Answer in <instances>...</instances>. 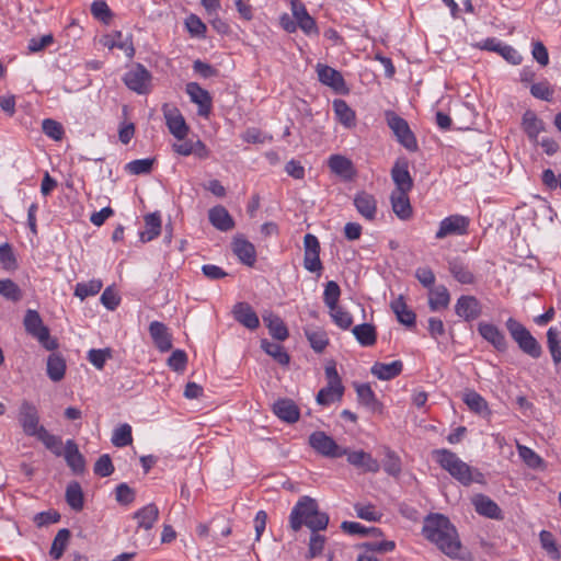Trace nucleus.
<instances>
[{
  "instance_id": "obj_1",
  "label": "nucleus",
  "mask_w": 561,
  "mask_h": 561,
  "mask_svg": "<svg viewBox=\"0 0 561 561\" xmlns=\"http://www.w3.org/2000/svg\"><path fill=\"white\" fill-rule=\"evenodd\" d=\"M422 534L443 553L453 558H461V542L456 527L442 514H431L424 519Z\"/></svg>"
},
{
  "instance_id": "obj_2",
  "label": "nucleus",
  "mask_w": 561,
  "mask_h": 561,
  "mask_svg": "<svg viewBox=\"0 0 561 561\" xmlns=\"http://www.w3.org/2000/svg\"><path fill=\"white\" fill-rule=\"evenodd\" d=\"M329 522V515L321 512L318 502L308 495L301 496L289 514V527L295 533L302 526L308 527L310 531L325 530Z\"/></svg>"
},
{
  "instance_id": "obj_3",
  "label": "nucleus",
  "mask_w": 561,
  "mask_h": 561,
  "mask_svg": "<svg viewBox=\"0 0 561 561\" xmlns=\"http://www.w3.org/2000/svg\"><path fill=\"white\" fill-rule=\"evenodd\" d=\"M433 458L455 480L465 486L472 483H484V476L478 469L470 467L449 449L433 450Z\"/></svg>"
},
{
  "instance_id": "obj_4",
  "label": "nucleus",
  "mask_w": 561,
  "mask_h": 561,
  "mask_svg": "<svg viewBox=\"0 0 561 561\" xmlns=\"http://www.w3.org/2000/svg\"><path fill=\"white\" fill-rule=\"evenodd\" d=\"M505 325L511 337L524 354L535 359L542 355V346L523 323L514 318H508Z\"/></svg>"
},
{
  "instance_id": "obj_5",
  "label": "nucleus",
  "mask_w": 561,
  "mask_h": 561,
  "mask_svg": "<svg viewBox=\"0 0 561 561\" xmlns=\"http://www.w3.org/2000/svg\"><path fill=\"white\" fill-rule=\"evenodd\" d=\"M505 325L511 337L524 354L535 359L542 355V346L523 323L514 318H508Z\"/></svg>"
},
{
  "instance_id": "obj_6",
  "label": "nucleus",
  "mask_w": 561,
  "mask_h": 561,
  "mask_svg": "<svg viewBox=\"0 0 561 561\" xmlns=\"http://www.w3.org/2000/svg\"><path fill=\"white\" fill-rule=\"evenodd\" d=\"M23 324L25 331L35 337L47 351H54L58 347L57 341L50 337L49 329L44 325L43 320L36 310L28 309L26 311Z\"/></svg>"
},
{
  "instance_id": "obj_7",
  "label": "nucleus",
  "mask_w": 561,
  "mask_h": 561,
  "mask_svg": "<svg viewBox=\"0 0 561 561\" xmlns=\"http://www.w3.org/2000/svg\"><path fill=\"white\" fill-rule=\"evenodd\" d=\"M386 119L397 140L409 151H416L417 141L408 122L392 111L386 112Z\"/></svg>"
},
{
  "instance_id": "obj_8",
  "label": "nucleus",
  "mask_w": 561,
  "mask_h": 561,
  "mask_svg": "<svg viewBox=\"0 0 561 561\" xmlns=\"http://www.w3.org/2000/svg\"><path fill=\"white\" fill-rule=\"evenodd\" d=\"M126 87L138 93L147 94L151 90L152 75L141 64H135L123 77Z\"/></svg>"
},
{
  "instance_id": "obj_9",
  "label": "nucleus",
  "mask_w": 561,
  "mask_h": 561,
  "mask_svg": "<svg viewBox=\"0 0 561 561\" xmlns=\"http://www.w3.org/2000/svg\"><path fill=\"white\" fill-rule=\"evenodd\" d=\"M309 445L321 456L339 458L347 454L346 448L340 447L335 440L323 431H316L309 436Z\"/></svg>"
},
{
  "instance_id": "obj_10",
  "label": "nucleus",
  "mask_w": 561,
  "mask_h": 561,
  "mask_svg": "<svg viewBox=\"0 0 561 561\" xmlns=\"http://www.w3.org/2000/svg\"><path fill=\"white\" fill-rule=\"evenodd\" d=\"M19 423L25 435L35 437L41 430L39 414L37 408L30 401H22L19 413Z\"/></svg>"
},
{
  "instance_id": "obj_11",
  "label": "nucleus",
  "mask_w": 561,
  "mask_h": 561,
  "mask_svg": "<svg viewBox=\"0 0 561 561\" xmlns=\"http://www.w3.org/2000/svg\"><path fill=\"white\" fill-rule=\"evenodd\" d=\"M304 267L308 272L320 274L323 270V265L320 260V242L318 238L311 233H307L304 237Z\"/></svg>"
},
{
  "instance_id": "obj_12",
  "label": "nucleus",
  "mask_w": 561,
  "mask_h": 561,
  "mask_svg": "<svg viewBox=\"0 0 561 561\" xmlns=\"http://www.w3.org/2000/svg\"><path fill=\"white\" fill-rule=\"evenodd\" d=\"M470 219L462 215H450L439 222L436 239H445L449 236H463L468 232Z\"/></svg>"
},
{
  "instance_id": "obj_13",
  "label": "nucleus",
  "mask_w": 561,
  "mask_h": 561,
  "mask_svg": "<svg viewBox=\"0 0 561 561\" xmlns=\"http://www.w3.org/2000/svg\"><path fill=\"white\" fill-rule=\"evenodd\" d=\"M316 71L322 84L330 87L336 93L345 94L348 92L345 80L340 71L323 64H318Z\"/></svg>"
},
{
  "instance_id": "obj_14",
  "label": "nucleus",
  "mask_w": 561,
  "mask_h": 561,
  "mask_svg": "<svg viewBox=\"0 0 561 561\" xmlns=\"http://www.w3.org/2000/svg\"><path fill=\"white\" fill-rule=\"evenodd\" d=\"M162 110L169 131L176 139L184 140L188 134V126L183 115L176 107H169L168 104H164Z\"/></svg>"
},
{
  "instance_id": "obj_15",
  "label": "nucleus",
  "mask_w": 561,
  "mask_h": 561,
  "mask_svg": "<svg viewBox=\"0 0 561 561\" xmlns=\"http://www.w3.org/2000/svg\"><path fill=\"white\" fill-rule=\"evenodd\" d=\"M455 312L465 321H473L482 313V306L477 297L471 295H462L457 299Z\"/></svg>"
},
{
  "instance_id": "obj_16",
  "label": "nucleus",
  "mask_w": 561,
  "mask_h": 561,
  "mask_svg": "<svg viewBox=\"0 0 561 561\" xmlns=\"http://www.w3.org/2000/svg\"><path fill=\"white\" fill-rule=\"evenodd\" d=\"M185 90L190 100L198 105V114L208 117L211 111V96L209 92L196 82L187 83Z\"/></svg>"
},
{
  "instance_id": "obj_17",
  "label": "nucleus",
  "mask_w": 561,
  "mask_h": 561,
  "mask_svg": "<svg viewBox=\"0 0 561 561\" xmlns=\"http://www.w3.org/2000/svg\"><path fill=\"white\" fill-rule=\"evenodd\" d=\"M290 7L293 16L304 33L307 35L318 34L316 21L309 15L306 5L299 0H291Z\"/></svg>"
},
{
  "instance_id": "obj_18",
  "label": "nucleus",
  "mask_w": 561,
  "mask_h": 561,
  "mask_svg": "<svg viewBox=\"0 0 561 561\" xmlns=\"http://www.w3.org/2000/svg\"><path fill=\"white\" fill-rule=\"evenodd\" d=\"M272 410L274 414L282 421L293 424L300 417L298 405L288 398H282L273 403Z\"/></svg>"
},
{
  "instance_id": "obj_19",
  "label": "nucleus",
  "mask_w": 561,
  "mask_h": 561,
  "mask_svg": "<svg viewBox=\"0 0 561 561\" xmlns=\"http://www.w3.org/2000/svg\"><path fill=\"white\" fill-rule=\"evenodd\" d=\"M350 465L362 469L365 472L376 473L380 470V463L369 453L364 450L348 451L344 454Z\"/></svg>"
},
{
  "instance_id": "obj_20",
  "label": "nucleus",
  "mask_w": 561,
  "mask_h": 561,
  "mask_svg": "<svg viewBox=\"0 0 561 561\" xmlns=\"http://www.w3.org/2000/svg\"><path fill=\"white\" fill-rule=\"evenodd\" d=\"M232 314L236 321L249 330L260 327V320L253 308L248 302H238L233 306Z\"/></svg>"
},
{
  "instance_id": "obj_21",
  "label": "nucleus",
  "mask_w": 561,
  "mask_h": 561,
  "mask_svg": "<svg viewBox=\"0 0 561 561\" xmlns=\"http://www.w3.org/2000/svg\"><path fill=\"white\" fill-rule=\"evenodd\" d=\"M472 504L476 512L488 518L502 519V511L499 505L484 494H477L472 497Z\"/></svg>"
},
{
  "instance_id": "obj_22",
  "label": "nucleus",
  "mask_w": 561,
  "mask_h": 561,
  "mask_svg": "<svg viewBox=\"0 0 561 561\" xmlns=\"http://www.w3.org/2000/svg\"><path fill=\"white\" fill-rule=\"evenodd\" d=\"M478 331L481 336L491 343L497 351H506L507 341L504 333L496 325L481 322L478 325Z\"/></svg>"
},
{
  "instance_id": "obj_23",
  "label": "nucleus",
  "mask_w": 561,
  "mask_h": 561,
  "mask_svg": "<svg viewBox=\"0 0 561 561\" xmlns=\"http://www.w3.org/2000/svg\"><path fill=\"white\" fill-rule=\"evenodd\" d=\"M357 211L367 220L373 221L377 215V201L374 195L362 191L354 197Z\"/></svg>"
},
{
  "instance_id": "obj_24",
  "label": "nucleus",
  "mask_w": 561,
  "mask_h": 561,
  "mask_svg": "<svg viewBox=\"0 0 561 561\" xmlns=\"http://www.w3.org/2000/svg\"><path fill=\"white\" fill-rule=\"evenodd\" d=\"M150 336L160 352H168L172 348V337L165 324L152 321L149 325Z\"/></svg>"
},
{
  "instance_id": "obj_25",
  "label": "nucleus",
  "mask_w": 561,
  "mask_h": 561,
  "mask_svg": "<svg viewBox=\"0 0 561 561\" xmlns=\"http://www.w3.org/2000/svg\"><path fill=\"white\" fill-rule=\"evenodd\" d=\"M328 165L334 174L343 178L346 181L352 180L356 175V170L353 162L344 156L332 154L329 158Z\"/></svg>"
},
{
  "instance_id": "obj_26",
  "label": "nucleus",
  "mask_w": 561,
  "mask_h": 561,
  "mask_svg": "<svg viewBox=\"0 0 561 561\" xmlns=\"http://www.w3.org/2000/svg\"><path fill=\"white\" fill-rule=\"evenodd\" d=\"M232 251L245 265L253 266L256 261L254 245L243 237H236L232 242Z\"/></svg>"
},
{
  "instance_id": "obj_27",
  "label": "nucleus",
  "mask_w": 561,
  "mask_h": 561,
  "mask_svg": "<svg viewBox=\"0 0 561 561\" xmlns=\"http://www.w3.org/2000/svg\"><path fill=\"white\" fill-rule=\"evenodd\" d=\"M61 456L65 457L67 465L75 473H82L84 471L85 461L75 440L68 439L66 442Z\"/></svg>"
},
{
  "instance_id": "obj_28",
  "label": "nucleus",
  "mask_w": 561,
  "mask_h": 561,
  "mask_svg": "<svg viewBox=\"0 0 561 561\" xmlns=\"http://www.w3.org/2000/svg\"><path fill=\"white\" fill-rule=\"evenodd\" d=\"M391 178L396 184L393 192H410L413 186V180L405 162H397L391 170Z\"/></svg>"
},
{
  "instance_id": "obj_29",
  "label": "nucleus",
  "mask_w": 561,
  "mask_h": 561,
  "mask_svg": "<svg viewBox=\"0 0 561 561\" xmlns=\"http://www.w3.org/2000/svg\"><path fill=\"white\" fill-rule=\"evenodd\" d=\"M210 224L220 231H229L234 227V220L224 206H215L209 209Z\"/></svg>"
},
{
  "instance_id": "obj_30",
  "label": "nucleus",
  "mask_w": 561,
  "mask_h": 561,
  "mask_svg": "<svg viewBox=\"0 0 561 561\" xmlns=\"http://www.w3.org/2000/svg\"><path fill=\"white\" fill-rule=\"evenodd\" d=\"M133 518L137 520L138 529L150 530L159 518V508L150 503L135 512Z\"/></svg>"
},
{
  "instance_id": "obj_31",
  "label": "nucleus",
  "mask_w": 561,
  "mask_h": 561,
  "mask_svg": "<svg viewBox=\"0 0 561 561\" xmlns=\"http://www.w3.org/2000/svg\"><path fill=\"white\" fill-rule=\"evenodd\" d=\"M403 363L401 360H393L392 363L376 362L370 369V373L380 380H391L402 373Z\"/></svg>"
},
{
  "instance_id": "obj_32",
  "label": "nucleus",
  "mask_w": 561,
  "mask_h": 561,
  "mask_svg": "<svg viewBox=\"0 0 561 561\" xmlns=\"http://www.w3.org/2000/svg\"><path fill=\"white\" fill-rule=\"evenodd\" d=\"M463 402L469 410L482 417H490L491 410L485 399L474 390H467L463 393Z\"/></svg>"
},
{
  "instance_id": "obj_33",
  "label": "nucleus",
  "mask_w": 561,
  "mask_h": 561,
  "mask_svg": "<svg viewBox=\"0 0 561 561\" xmlns=\"http://www.w3.org/2000/svg\"><path fill=\"white\" fill-rule=\"evenodd\" d=\"M448 271L453 277L462 285H472L476 283V276L469 266L458 259L448 262Z\"/></svg>"
},
{
  "instance_id": "obj_34",
  "label": "nucleus",
  "mask_w": 561,
  "mask_h": 561,
  "mask_svg": "<svg viewBox=\"0 0 561 561\" xmlns=\"http://www.w3.org/2000/svg\"><path fill=\"white\" fill-rule=\"evenodd\" d=\"M408 193L392 192L390 196L392 210L402 220H408L412 216V206Z\"/></svg>"
},
{
  "instance_id": "obj_35",
  "label": "nucleus",
  "mask_w": 561,
  "mask_h": 561,
  "mask_svg": "<svg viewBox=\"0 0 561 561\" xmlns=\"http://www.w3.org/2000/svg\"><path fill=\"white\" fill-rule=\"evenodd\" d=\"M390 307L394 314L397 316V319L400 323L408 328H412L415 325L416 316L414 311L408 307L403 296H399L397 299L391 301Z\"/></svg>"
},
{
  "instance_id": "obj_36",
  "label": "nucleus",
  "mask_w": 561,
  "mask_h": 561,
  "mask_svg": "<svg viewBox=\"0 0 561 561\" xmlns=\"http://www.w3.org/2000/svg\"><path fill=\"white\" fill-rule=\"evenodd\" d=\"M450 295L445 285L433 286L428 289V307L432 311L447 308Z\"/></svg>"
},
{
  "instance_id": "obj_37",
  "label": "nucleus",
  "mask_w": 561,
  "mask_h": 561,
  "mask_svg": "<svg viewBox=\"0 0 561 561\" xmlns=\"http://www.w3.org/2000/svg\"><path fill=\"white\" fill-rule=\"evenodd\" d=\"M359 402L373 412H381L382 404L376 398L375 392L368 383L356 386Z\"/></svg>"
},
{
  "instance_id": "obj_38",
  "label": "nucleus",
  "mask_w": 561,
  "mask_h": 561,
  "mask_svg": "<svg viewBox=\"0 0 561 561\" xmlns=\"http://www.w3.org/2000/svg\"><path fill=\"white\" fill-rule=\"evenodd\" d=\"M105 45L110 48H118L123 50L128 58H133L135 54V48L133 45L130 35H123L122 32H115L112 35L107 36Z\"/></svg>"
},
{
  "instance_id": "obj_39",
  "label": "nucleus",
  "mask_w": 561,
  "mask_h": 561,
  "mask_svg": "<svg viewBox=\"0 0 561 561\" xmlns=\"http://www.w3.org/2000/svg\"><path fill=\"white\" fill-rule=\"evenodd\" d=\"M263 321L268 328L270 334L278 340L284 341L288 337V330L284 321L277 314L268 312L263 316Z\"/></svg>"
},
{
  "instance_id": "obj_40",
  "label": "nucleus",
  "mask_w": 561,
  "mask_h": 561,
  "mask_svg": "<svg viewBox=\"0 0 561 561\" xmlns=\"http://www.w3.org/2000/svg\"><path fill=\"white\" fill-rule=\"evenodd\" d=\"M522 124L528 138L533 141H536L538 135L545 130L543 122L539 119L533 111H526L524 113Z\"/></svg>"
},
{
  "instance_id": "obj_41",
  "label": "nucleus",
  "mask_w": 561,
  "mask_h": 561,
  "mask_svg": "<svg viewBox=\"0 0 561 561\" xmlns=\"http://www.w3.org/2000/svg\"><path fill=\"white\" fill-rule=\"evenodd\" d=\"M333 110L336 116V119L346 128H351L355 126L356 116L355 112L348 106V104L344 100H334L333 101Z\"/></svg>"
},
{
  "instance_id": "obj_42",
  "label": "nucleus",
  "mask_w": 561,
  "mask_h": 561,
  "mask_svg": "<svg viewBox=\"0 0 561 561\" xmlns=\"http://www.w3.org/2000/svg\"><path fill=\"white\" fill-rule=\"evenodd\" d=\"M547 346L556 368L561 365V333L557 328L547 331Z\"/></svg>"
},
{
  "instance_id": "obj_43",
  "label": "nucleus",
  "mask_w": 561,
  "mask_h": 561,
  "mask_svg": "<svg viewBox=\"0 0 561 561\" xmlns=\"http://www.w3.org/2000/svg\"><path fill=\"white\" fill-rule=\"evenodd\" d=\"M35 437L55 456L60 457L62 455L65 447L61 438L50 434L44 426H41L39 433Z\"/></svg>"
},
{
  "instance_id": "obj_44",
  "label": "nucleus",
  "mask_w": 561,
  "mask_h": 561,
  "mask_svg": "<svg viewBox=\"0 0 561 561\" xmlns=\"http://www.w3.org/2000/svg\"><path fill=\"white\" fill-rule=\"evenodd\" d=\"M352 332L362 346H373L376 343V329L370 323L355 325Z\"/></svg>"
},
{
  "instance_id": "obj_45",
  "label": "nucleus",
  "mask_w": 561,
  "mask_h": 561,
  "mask_svg": "<svg viewBox=\"0 0 561 561\" xmlns=\"http://www.w3.org/2000/svg\"><path fill=\"white\" fill-rule=\"evenodd\" d=\"M385 472L391 477L398 478L402 471V462L396 451L385 447V459L382 460Z\"/></svg>"
},
{
  "instance_id": "obj_46",
  "label": "nucleus",
  "mask_w": 561,
  "mask_h": 561,
  "mask_svg": "<svg viewBox=\"0 0 561 561\" xmlns=\"http://www.w3.org/2000/svg\"><path fill=\"white\" fill-rule=\"evenodd\" d=\"M70 537H71V533L69 529L61 528L58 530V533L56 534V536L53 540L50 551H49V554L54 560H59L62 557V554L68 546Z\"/></svg>"
},
{
  "instance_id": "obj_47",
  "label": "nucleus",
  "mask_w": 561,
  "mask_h": 561,
  "mask_svg": "<svg viewBox=\"0 0 561 561\" xmlns=\"http://www.w3.org/2000/svg\"><path fill=\"white\" fill-rule=\"evenodd\" d=\"M66 373V362L58 354H50L47 359V375L53 381H60Z\"/></svg>"
},
{
  "instance_id": "obj_48",
  "label": "nucleus",
  "mask_w": 561,
  "mask_h": 561,
  "mask_svg": "<svg viewBox=\"0 0 561 561\" xmlns=\"http://www.w3.org/2000/svg\"><path fill=\"white\" fill-rule=\"evenodd\" d=\"M66 502L68 505L79 512L83 508L84 496L82 488L78 482H70L66 489Z\"/></svg>"
},
{
  "instance_id": "obj_49",
  "label": "nucleus",
  "mask_w": 561,
  "mask_h": 561,
  "mask_svg": "<svg viewBox=\"0 0 561 561\" xmlns=\"http://www.w3.org/2000/svg\"><path fill=\"white\" fill-rule=\"evenodd\" d=\"M261 347L266 354L272 356L278 364L287 365L289 363L290 357L280 344L270 342L267 340H262Z\"/></svg>"
},
{
  "instance_id": "obj_50",
  "label": "nucleus",
  "mask_w": 561,
  "mask_h": 561,
  "mask_svg": "<svg viewBox=\"0 0 561 561\" xmlns=\"http://www.w3.org/2000/svg\"><path fill=\"white\" fill-rule=\"evenodd\" d=\"M344 393V386L328 385L322 388L317 394V402L320 405H329L336 400H340Z\"/></svg>"
},
{
  "instance_id": "obj_51",
  "label": "nucleus",
  "mask_w": 561,
  "mask_h": 561,
  "mask_svg": "<svg viewBox=\"0 0 561 561\" xmlns=\"http://www.w3.org/2000/svg\"><path fill=\"white\" fill-rule=\"evenodd\" d=\"M320 531L321 530L311 531L308 545V552L306 554V558L308 560H312L322 556L327 538L325 536L321 535Z\"/></svg>"
},
{
  "instance_id": "obj_52",
  "label": "nucleus",
  "mask_w": 561,
  "mask_h": 561,
  "mask_svg": "<svg viewBox=\"0 0 561 561\" xmlns=\"http://www.w3.org/2000/svg\"><path fill=\"white\" fill-rule=\"evenodd\" d=\"M145 222H146L147 231L140 233V239L142 242L150 241L160 234V229H161L160 215L157 213L149 214L145 217Z\"/></svg>"
},
{
  "instance_id": "obj_53",
  "label": "nucleus",
  "mask_w": 561,
  "mask_h": 561,
  "mask_svg": "<svg viewBox=\"0 0 561 561\" xmlns=\"http://www.w3.org/2000/svg\"><path fill=\"white\" fill-rule=\"evenodd\" d=\"M305 334L316 353H322L329 344V339L323 330H306Z\"/></svg>"
},
{
  "instance_id": "obj_54",
  "label": "nucleus",
  "mask_w": 561,
  "mask_h": 561,
  "mask_svg": "<svg viewBox=\"0 0 561 561\" xmlns=\"http://www.w3.org/2000/svg\"><path fill=\"white\" fill-rule=\"evenodd\" d=\"M103 284L100 279H91L87 283H78L75 288V296L84 300L89 296H94L100 293Z\"/></svg>"
},
{
  "instance_id": "obj_55",
  "label": "nucleus",
  "mask_w": 561,
  "mask_h": 561,
  "mask_svg": "<svg viewBox=\"0 0 561 561\" xmlns=\"http://www.w3.org/2000/svg\"><path fill=\"white\" fill-rule=\"evenodd\" d=\"M154 163L153 158L137 159L128 162L125 170L133 175L149 174Z\"/></svg>"
},
{
  "instance_id": "obj_56",
  "label": "nucleus",
  "mask_w": 561,
  "mask_h": 561,
  "mask_svg": "<svg viewBox=\"0 0 561 561\" xmlns=\"http://www.w3.org/2000/svg\"><path fill=\"white\" fill-rule=\"evenodd\" d=\"M517 451L519 457L529 468L538 469L542 467V458L539 455H537L531 448L517 444Z\"/></svg>"
},
{
  "instance_id": "obj_57",
  "label": "nucleus",
  "mask_w": 561,
  "mask_h": 561,
  "mask_svg": "<svg viewBox=\"0 0 561 561\" xmlns=\"http://www.w3.org/2000/svg\"><path fill=\"white\" fill-rule=\"evenodd\" d=\"M341 296V288L334 280H330L325 284L323 291V301L329 309H333L339 306V299Z\"/></svg>"
},
{
  "instance_id": "obj_58",
  "label": "nucleus",
  "mask_w": 561,
  "mask_h": 561,
  "mask_svg": "<svg viewBox=\"0 0 561 561\" xmlns=\"http://www.w3.org/2000/svg\"><path fill=\"white\" fill-rule=\"evenodd\" d=\"M133 442L131 427L123 424L114 430L112 435V444L116 447H125Z\"/></svg>"
},
{
  "instance_id": "obj_59",
  "label": "nucleus",
  "mask_w": 561,
  "mask_h": 561,
  "mask_svg": "<svg viewBox=\"0 0 561 561\" xmlns=\"http://www.w3.org/2000/svg\"><path fill=\"white\" fill-rule=\"evenodd\" d=\"M112 358L111 348H92L88 352V360L96 368L103 369L107 359Z\"/></svg>"
},
{
  "instance_id": "obj_60",
  "label": "nucleus",
  "mask_w": 561,
  "mask_h": 561,
  "mask_svg": "<svg viewBox=\"0 0 561 561\" xmlns=\"http://www.w3.org/2000/svg\"><path fill=\"white\" fill-rule=\"evenodd\" d=\"M0 295L12 301H19L22 298L20 287L11 279H0Z\"/></svg>"
},
{
  "instance_id": "obj_61",
  "label": "nucleus",
  "mask_w": 561,
  "mask_h": 561,
  "mask_svg": "<svg viewBox=\"0 0 561 561\" xmlns=\"http://www.w3.org/2000/svg\"><path fill=\"white\" fill-rule=\"evenodd\" d=\"M330 310V316L333 322L341 329L347 330L353 324V318L350 312L345 311L340 306Z\"/></svg>"
},
{
  "instance_id": "obj_62",
  "label": "nucleus",
  "mask_w": 561,
  "mask_h": 561,
  "mask_svg": "<svg viewBox=\"0 0 561 561\" xmlns=\"http://www.w3.org/2000/svg\"><path fill=\"white\" fill-rule=\"evenodd\" d=\"M354 510L356 512L357 517L368 522H378L382 517V513L378 512L373 504L363 505L356 503L354 505Z\"/></svg>"
},
{
  "instance_id": "obj_63",
  "label": "nucleus",
  "mask_w": 561,
  "mask_h": 561,
  "mask_svg": "<svg viewBox=\"0 0 561 561\" xmlns=\"http://www.w3.org/2000/svg\"><path fill=\"white\" fill-rule=\"evenodd\" d=\"M42 129L46 136L57 141L61 140L65 134L62 125L51 118L43 121Z\"/></svg>"
},
{
  "instance_id": "obj_64",
  "label": "nucleus",
  "mask_w": 561,
  "mask_h": 561,
  "mask_svg": "<svg viewBox=\"0 0 561 561\" xmlns=\"http://www.w3.org/2000/svg\"><path fill=\"white\" fill-rule=\"evenodd\" d=\"M0 263L8 271L16 268L15 255L9 243L0 245Z\"/></svg>"
}]
</instances>
